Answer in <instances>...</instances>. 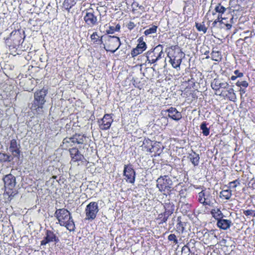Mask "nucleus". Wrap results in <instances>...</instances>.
Here are the masks:
<instances>
[{"mask_svg":"<svg viewBox=\"0 0 255 255\" xmlns=\"http://www.w3.org/2000/svg\"><path fill=\"white\" fill-rule=\"evenodd\" d=\"M47 93L48 90L45 88L37 90L34 93L32 108L37 112H42L43 106L46 102Z\"/></svg>","mask_w":255,"mask_h":255,"instance_id":"nucleus-1","label":"nucleus"},{"mask_svg":"<svg viewBox=\"0 0 255 255\" xmlns=\"http://www.w3.org/2000/svg\"><path fill=\"white\" fill-rule=\"evenodd\" d=\"M172 181L168 176H161L156 180V187L164 194H169L172 186Z\"/></svg>","mask_w":255,"mask_h":255,"instance_id":"nucleus-2","label":"nucleus"},{"mask_svg":"<svg viewBox=\"0 0 255 255\" xmlns=\"http://www.w3.org/2000/svg\"><path fill=\"white\" fill-rule=\"evenodd\" d=\"M163 46L158 45L154 48L148 51L146 53L147 61L150 63H154L164 56Z\"/></svg>","mask_w":255,"mask_h":255,"instance_id":"nucleus-3","label":"nucleus"},{"mask_svg":"<svg viewBox=\"0 0 255 255\" xmlns=\"http://www.w3.org/2000/svg\"><path fill=\"white\" fill-rule=\"evenodd\" d=\"M107 42L104 48L107 51L114 53L120 47L121 43L120 38L115 36H106Z\"/></svg>","mask_w":255,"mask_h":255,"instance_id":"nucleus-4","label":"nucleus"},{"mask_svg":"<svg viewBox=\"0 0 255 255\" xmlns=\"http://www.w3.org/2000/svg\"><path fill=\"white\" fill-rule=\"evenodd\" d=\"M99 211L98 203L91 202L88 204L85 209L86 220L89 221L94 220L97 217Z\"/></svg>","mask_w":255,"mask_h":255,"instance_id":"nucleus-5","label":"nucleus"},{"mask_svg":"<svg viewBox=\"0 0 255 255\" xmlns=\"http://www.w3.org/2000/svg\"><path fill=\"white\" fill-rule=\"evenodd\" d=\"M54 216L58 221L60 226L65 225V222H67L69 219L72 218L69 211L65 208L57 209L54 213Z\"/></svg>","mask_w":255,"mask_h":255,"instance_id":"nucleus-6","label":"nucleus"},{"mask_svg":"<svg viewBox=\"0 0 255 255\" xmlns=\"http://www.w3.org/2000/svg\"><path fill=\"white\" fill-rule=\"evenodd\" d=\"M85 13L83 19L88 27L92 28L98 24L97 16L92 9H87Z\"/></svg>","mask_w":255,"mask_h":255,"instance_id":"nucleus-7","label":"nucleus"},{"mask_svg":"<svg viewBox=\"0 0 255 255\" xmlns=\"http://www.w3.org/2000/svg\"><path fill=\"white\" fill-rule=\"evenodd\" d=\"M127 182L133 184L135 182V172L130 164L125 165L123 172Z\"/></svg>","mask_w":255,"mask_h":255,"instance_id":"nucleus-8","label":"nucleus"},{"mask_svg":"<svg viewBox=\"0 0 255 255\" xmlns=\"http://www.w3.org/2000/svg\"><path fill=\"white\" fill-rule=\"evenodd\" d=\"M4 183V187L6 190L9 191H7V194H11V191L14 188L16 185V178L11 174L6 175L3 178Z\"/></svg>","mask_w":255,"mask_h":255,"instance_id":"nucleus-9","label":"nucleus"},{"mask_svg":"<svg viewBox=\"0 0 255 255\" xmlns=\"http://www.w3.org/2000/svg\"><path fill=\"white\" fill-rule=\"evenodd\" d=\"M211 86L212 88L216 91V94L221 95L223 92L222 91L219 93L220 89H228L229 85L227 82L223 81L219 79H214L211 82Z\"/></svg>","mask_w":255,"mask_h":255,"instance_id":"nucleus-10","label":"nucleus"},{"mask_svg":"<svg viewBox=\"0 0 255 255\" xmlns=\"http://www.w3.org/2000/svg\"><path fill=\"white\" fill-rule=\"evenodd\" d=\"M113 122L112 117L109 114H105L103 119L99 121L100 128L102 130L108 129Z\"/></svg>","mask_w":255,"mask_h":255,"instance_id":"nucleus-11","label":"nucleus"},{"mask_svg":"<svg viewBox=\"0 0 255 255\" xmlns=\"http://www.w3.org/2000/svg\"><path fill=\"white\" fill-rule=\"evenodd\" d=\"M59 240L56 236V235L50 230H47L46 233V236L44 238V239L41 242V245H45L50 242H55L58 243Z\"/></svg>","mask_w":255,"mask_h":255,"instance_id":"nucleus-12","label":"nucleus"},{"mask_svg":"<svg viewBox=\"0 0 255 255\" xmlns=\"http://www.w3.org/2000/svg\"><path fill=\"white\" fill-rule=\"evenodd\" d=\"M20 145L17 142L16 139H13L10 141L9 149L13 157L18 158L20 156Z\"/></svg>","mask_w":255,"mask_h":255,"instance_id":"nucleus-13","label":"nucleus"},{"mask_svg":"<svg viewBox=\"0 0 255 255\" xmlns=\"http://www.w3.org/2000/svg\"><path fill=\"white\" fill-rule=\"evenodd\" d=\"M178 54L180 55L179 58H177V56L172 55L170 52H168L167 54V56L170 59L169 61L172 67L174 68H179L182 62L181 57L183 53L182 52H178Z\"/></svg>","mask_w":255,"mask_h":255,"instance_id":"nucleus-14","label":"nucleus"},{"mask_svg":"<svg viewBox=\"0 0 255 255\" xmlns=\"http://www.w3.org/2000/svg\"><path fill=\"white\" fill-rule=\"evenodd\" d=\"M72 161L77 162L82 161L84 159V156L79 151L78 149L76 147H73L69 149Z\"/></svg>","mask_w":255,"mask_h":255,"instance_id":"nucleus-15","label":"nucleus"},{"mask_svg":"<svg viewBox=\"0 0 255 255\" xmlns=\"http://www.w3.org/2000/svg\"><path fill=\"white\" fill-rule=\"evenodd\" d=\"M165 113H168V117L172 120L178 121L182 118V115L175 108L170 107L169 109L164 111Z\"/></svg>","mask_w":255,"mask_h":255,"instance_id":"nucleus-16","label":"nucleus"},{"mask_svg":"<svg viewBox=\"0 0 255 255\" xmlns=\"http://www.w3.org/2000/svg\"><path fill=\"white\" fill-rule=\"evenodd\" d=\"M146 48V43L143 41H140L136 47L133 48L131 52V55L134 57L139 54H141Z\"/></svg>","mask_w":255,"mask_h":255,"instance_id":"nucleus-17","label":"nucleus"},{"mask_svg":"<svg viewBox=\"0 0 255 255\" xmlns=\"http://www.w3.org/2000/svg\"><path fill=\"white\" fill-rule=\"evenodd\" d=\"M232 224V223L231 220L223 219V218L219 219L217 223L218 227L224 230L229 229Z\"/></svg>","mask_w":255,"mask_h":255,"instance_id":"nucleus-18","label":"nucleus"},{"mask_svg":"<svg viewBox=\"0 0 255 255\" xmlns=\"http://www.w3.org/2000/svg\"><path fill=\"white\" fill-rule=\"evenodd\" d=\"M174 211V206H171V208L168 210V211H165L163 214H159L158 216V220H160L159 224H162L165 223L169 216L173 213Z\"/></svg>","mask_w":255,"mask_h":255,"instance_id":"nucleus-19","label":"nucleus"},{"mask_svg":"<svg viewBox=\"0 0 255 255\" xmlns=\"http://www.w3.org/2000/svg\"><path fill=\"white\" fill-rule=\"evenodd\" d=\"M188 158L190 160V161L194 166L198 165L199 163L200 156L198 153L192 151L191 153L189 154Z\"/></svg>","mask_w":255,"mask_h":255,"instance_id":"nucleus-20","label":"nucleus"},{"mask_svg":"<svg viewBox=\"0 0 255 255\" xmlns=\"http://www.w3.org/2000/svg\"><path fill=\"white\" fill-rule=\"evenodd\" d=\"M62 143L64 147L66 148L70 146H73L76 144L73 136L64 138L63 140Z\"/></svg>","mask_w":255,"mask_h":255,"instance_id":"nucleus-21","label":"nucleus"},{"mask_svg":"<svg viewBox=\"0 0 255 255\" xmlns=\"http://www.w3.org/2000/svg\"><path fill=\"white\" fill-rule=\"evenodd\" d=\"M203 236L205 240L206 244H209L210 242H211L215 238H217V236L213 231H211L210 232L206 231L204 233Z\"/></svg>","mask_w":255,"mask_h":255,"instance_id":"nucleus-22","label":"nucleus"},{"mask_svg":"<svg viewBox=\"0 0 255 255\" xmlns=\"http://www.w3.org/2000/svg\"><path fill=\"white\" fill-rule=\"evenodd\" d=\"M212 196H211V193L209 190L205 189V202L204 206H211L213 205V203L212 202Z\"/></svg>","mask_w":255,"mask_h":255,"instance_id":"nucleus-23","label":"nucleus"},{"mask_svg":"<svg viewBox=\"0 0 255 255\" xmlns=\"http://www.w3.org/2000/svg\"><path fill=\"white\" fill-rule=\"evenodd\" d=\"M186 224L187 222H182L181 221L180 217H178L177 218V224L176 225V228L179 231V232L183 233L184 232Z\"/></svg>","mask_w":255,"mask_h":255,"instance_id":"nucleus-24","label":"nucleus"},{"mask_svg":"<svg viewBox=\"0 0 255 255\" xmlns=\"http://www.w3.org/2000/svg\"><path fill=\"white\" fill-rule=\"evenodd\" d=\"M227 89V94H226V96L227 97L230 101L235 102L237 99V97L236 94L234 93V89L232 88H228Z\"/></svg>","mask_w":255,"mask_h":255,"instance_id":"nucleus-25","label":"nucleus"},{"mask_svg":"<svg viewBox=\"0 0 255 255\" xmlns=\"http://www.w3.org/2000/svg\"><path fill=\"white\" fill-rule=\"evenodd\" d=\"M143 145L144 147L147 148L146 151L152 152V149L153 148L154 145H152V142L148 138H145L143 141Z\"/></svg>","mask_w":255,"mask_h":255,"instance_id":"nucleus-26","label":"nucleus"},{"mask_svg":"<svg viewBox=\"0 0 255 255\" xmlns=\"http://www.w3.org/2000/svg\"><path fill=\"white\" fill-rule=\"evenodd\" d=\"M211 213L213 217L218 221L219 219L223 218L224 215L221 210L219 209H212L211 211Z\"/></svg>","mask_w":255,"mask_h":255,"instance_id":"nucleus-27","label":"nucleus"},{"mask_svg":"<svg viewBox=\"0 0 255 255\" xmlns=\"http://www.w3.org/2000/svg\"><path fill=\"white\" fill-rule=\"evenodd\" d=\"M191 205L188 203H181L180 210L183 214H186L190 211Z\"/></svg>","mask_w":255,"mask_h":255,"instance_id":"nucleus-28","label":"nucleus"},{"mask_svg":"<svg viewBox=\"0 0 255 255\" xmlns=\"http://www.w3.org/2000/svg\"><path fill=\"white\" fill-rule=\"evenodd\" d=\"M13 158L10 155L5 153H0V162H10L13 160Z\"/></svg>","mask_w":255,"mask_h":255,"instance_id":"nucleus-29","label":"nucleus"},{"mask_svg":"<svg viewBox=\"0 0 255 255\" xmlns=\"http://www.w3.org/2000/svg\"><path fill=\"white\" fill-rule=\"evenodd\" d=\"M73 136L74 137L75 141L76 144H82L84 143V139L86 137L84 134L82 135L78 133H75Z\"/></svg>","mask_w":255,"mask_h":255,"instance_id":"nucleus-30","label":"nucleus"},{"mask_svg":"<svg viewBox=\"0 0 255 255\" xmlns=\"http://www.w3.org/2000/svg\"><path fill=\"white\" fill-rule=\"evenodd\" d=\"M61 226L66 227L70 231H73L75 230V224L72 218L69 219L67 222H65V225Z\"/></svg>","mask_w":255,"mask_h":255,"instance_id":"nucleus-31","label":"nucleus"},{"mask_svg":"<svg viewBox=\"0 0 255 255\" xmlns=\"http://www.w3.org/2000/svg\"><path fill=\"white\" fill-rule=\"evenodd\" d=\"M98 36L97 33L96 32H94L91 35V38L92 40L94 41V42L96 43L97 44H102L103 43V39L104 38H106V36H102L100 39L97 38Z\"/></svg>","mask_w":255,"mask_h":255,"instance_id":"nucleus-32","label":"nucleus"},{"mask_svg":"<svg viewBox=\"0 0 255 255\" xmlns=\"http://www.w3.org/2000/svg\"><path fill=\"white\" fill-rule=\"evenodd\" d=\"M232 195V191L230 190H224L220 192V196L221 198H224L226 200H229Z\"/></svg>","mask_w":255,"mask_h":255,"instance_id":"nucleus-33","label":"nucleus"},{"mask_svg":"<svg viewBox=\"0 0 255 255\" xmlns=\"http://www.w3.org/2000/svg\"><path fill=\"white\" fill-rule=\"evenodd\" d=\"M208 124L206 122H203L200 125V129L202 130L204 135L207 136L210 133L209 128H207Z\"/></svg>","mask_w":255,"mask_h":255,"instance_id":"nucleus-34","label":"nucleus"},{"mask_svg":"<svg viewBox=\"0 0 255 255\" xmlns=\"http://www.w3.org/2000/svg\"><path fill=\"white\" fill-rule=\"evenodd\" d=\"M211 54V58L214 61H220L222 59L221 53L219 51L213 50Z\"/></svg>","mask_w":255,"mask_h":255,"instance_id":"nucleus-35","label":"nucleus"},{"mask_svg":"<svg viewBox=\"0 0 255 255\" xmlns=\"http://www.w3.org/2000/svg\"><path fill=\"white\" fill-rule=\"evenodd\" d=\"M196 241L194 239H191L188 243H187L185 246H184L181 250V252L186 250V248H191L193 249L195 247Z\"/></svg>","mask_w":255,"mask_h":255,"instance_id":"nucleus-36","label":"nucleus"},{"mask_svg":"<svg viewBox=\"0 0 255 255\" xmlns=\"http://www.w3.org/2000/svg\"><path fill=\"white\" fill-rule=\"evenodd\" d=\"M121 28V26L119 24L116 25V26H110L109 29L106 30L107 33L108 34H113L115 31H119Z\"/></svg>","mask_w":255,"mask_h":255,"instance_id":"nucleus-37","label":"nucleus"},{"mask_svg":"<svg viewBox=\"0 0 255 255\" xmlns=\"http://www.w3.org/2000/svg\"><path fill=\"white\" fill-rule=\"evenodd\" d=\"M195 26L199 31H203L204 33H205L207 32V28L205 26L204 22H196Z\"/></svg>","mask_w":255,"mask_h":255,"instance_id":"nucleus-38","label":"nucleus"},{"mask_svg":"<svg viewBox=\"0 0 255 255\" xmlns=\"http://www.w3.org/2000/svg\"><path fill=\"white\" fill-rule=\"evenodd\" d=\"M236 85L240 88H246L248 87L249 83L247 81L245 80L239 79L236 83Z\"/></svg>","mask_w":255,"mask_h":255,"instance_id":"nucleus-39","label":"nucleus"},{"mask_svg":"<svg viewBox=\"0 0 255 255\" xmlns=\"http://www.w3.org/2000/svg\"><path fill=\"white\" fill-rule=\"evenodd\" d=\"M215 10L216 12L223 14L226 10V8L220 3H219L215 7Z\"/></svg>","mask_w":255,"mask_h":255,"instance_id":"nucleus-40","label":"nucleus"},{"mask_svg":"<svg viewBox=\"0 0 255 255\" xmlns=\"http://www.w3.org/2000/svg\"><path fill=\"white\" fill-rule=\"evenodd\" d=\"M204 189H202V191L199 193L198 194V201L204 205L205 202V188L204 187Z\"/></svg>","mask_w":255,"mask_h":255,"instance_id":"nucleus-41","label":"nucleus"},{"mask_svg":"<svg viewBox=\"0 0 255 255\" xmlns=\"http://www.w3.org/2000/svg\"><path fill=\"white\" fill-rule=\"evenodd\" d=\"M157 26L152 25L151 27L145 30L144 33L145 35H148L150 34L154 33L156 32Z\"/></svg>","mask_w":255,"mask_h":255,"instance_id":"nucleus-42","label":"nucleus"},{"mask_svg":"<svg viewBox=\"0 0 255 255\" xmlns=\"http://www.w3.org/2000/svg\"><path fill=\"white\" fill-rule=\"evenodd\" d=\"M168 240L169 241H173V243L175 244L178 243V240L177 239L176 236L174 234H170L168 236Z\"/></svg>","mask_w":255,"mask_h":255,"instance_id":"nucleus-43","label":"nucleus"},{"mask_svg":"<svg viewBox=\"0 0 255 255\" xmlns=\"http://www.w3.org/2000/svg\"><path fill=\"white\" fill-rule=\"evenodd\" d=\"M240 184V182L238 179H236L229 183L230 186L233 188H235L238 185Z\"/></svg>","mask_w":255,"mask_h":255,"instance_id":"nucleus-44","label":"nucleus"},{"mask_svg":"<svg viewBox=\"0 0 255 255\" xmlns=\"http://www.w3.org/2000/svg\"><path fill=\"white\" fill-rule=\"evenodd\" d=\"M13 37H14V38H19L20 37V33L19 31H13L11 32L10 34V38L12 39Z\"/></svg>","mask_w":255,"mask_h":255,"instance_id":"nucleus-45","label":"nucleus"},{"mask_svg":"<svg viewBox=\"0 0 255 255\" xmlns=\"http://www.w3.org/2000/svg\"><path fill=\"white\" fill-rule=\"evenodd\" d=\"M135 26V24L132 21H129L127 25V27L129 30L132 29Z\"/></svg>","mask_w":255,"mask_h":255,"instance_id":"nucleus-46","label":"nucleus"},{"mask_svg":"<svg viewBox=\"0 0 255 255\" xmlns=\"http://www.w3.org/2000/svg\"><path fill=\"white\" fill-rule=\"evenodd\" d=\"M255 212L254 210H247L244 211L243 213L247 216L252 215L253 213Z\"/></svg>","mask_w":255,"mask_h":255,"instance_id":"nucleus-47","label":"nucleus"},{"mask_svg":"<svg viewBox=\"0 0 255 255\" xmlns=\"http://www.w3.org/2000/svg\"><path fill=\"white\" fill-rule=\"evenodd\" d=\"M235 75L238 78H242L244 76V73L240 72L239 70H237L234 71Z\"/></svg>","mask_w":255,"mask_h":255,"instance_id":"nucleus-48","label":"nucleus"},{"mask_svg":"<svg viewBox=\"0 0 255 255\" xmlns=\"http://www.w3.org/2000/svg\"><path fill=\"white\" fill-rule=\"evenodd\" d=\"M172 205H173L174 207V205L172 203V204H171L170 203H169L168 204L166 203L165 206L166 211H168V210L171 208Z\"/></svg>","mask_w":255,"mask_h":255,"instance_id":"nucleus-49","label":"nucleus"},{"mask_svg":"<svg viewBox=\"0 0 255 255\" xmlns=\"http://www.w3.org/2000/svg\"><path fill=\"white\" fill-rule=\"evenodd\" d=\"M223 19V18L222 17V14L218 13V16L216 19H219V21L220 23L222 24L223 23L222 21Z\"/></svg>","mask_w":255,"mask_h":255,"instance_id":"nucleus-50","label":"nucleus"},{"mask_svg":"<svg viewBox=\"0 0 255 255\" xmlns=\"http://www.w3.org/2000/svg\"><path fill=\"white\" fill-rule=\"evenodd\" d=\"M246 88H240L239 91L240 92V94L241 97H242L243 95L245 94L246 92V90H245Z\"/></svg>","mask_w":255,"mask_h":255,"instance_id":"nucleus-51","label":"nucleus"},{"mask_svg":"<svg viewBox=\"0 0 255 255\" xmlns=\"http://www.w3.org/2000/svg\"><path fill=\"white\" fill-rule=\"evenodd\" d=\"M187 249V253H185V255H189L190 253H192V250H191V248H186Z\"/></svg>","mask_w":255,"mask_h":255,"instance_id":"nucleus-52","label":"nucleus"},{"mask_svg":"<svg viewBox=\"0 0 255 255\" xmlns=\"http://www.w3.org/2000/svg\"><path fill=\"white\" fill-rule=\"evenodd\" d=\"M218 22H219V19H216L212 23V26L215 27L216 26V24Z\"/></svg>","mask_w":255,"mask_h":255,"instance_id":"nucleus-53","label":"nucleus"},{"mask_svg":"<svg viewBox=\"0 0 255 255\" xmlns=\"http://www.w3.org/2000/svg\"><path fill=\"white\" fill-rule=\"evenodd\" d=\"M226 27L227 29H230L232 27V25L228 23L226 24Z\"/></svg>","mask_w":255,"mask_h":255,"instance_id":"nucleus-54","label":"nucleus"},{"mask_svg":"<svg viewBox=\"0 0 255 255\" xmlns=\"http://www.w3.org/2000/svg\"><path fill=\"white\" fill-rule=\"evenodd\" d=\"M237 78H238V77L236 75L232 76L231 77V79L232 80H235Z\"/></svg>","mask_w":255,"mask_h":255,"instance_id":"nucleus-55","label":"nucleus"},{"mask_svg":"<svg viewBox=\"0 0 255 255\" xmlns=\"http://www.w3.org/2000/svg\"><path fill=\"white\" fill-rule=\"evenodd\" d=\"M209 53V51H206L204 53V55H208Z\"/></svg>","mask_w":255,"mask_h":255,"instance_id":"nucleus-56","label":"nucleus"},{"mask_svg":"<svg viewBox=\"0 0 255 255\" xmlns=\"http://www.w3.org/2000/svg\"><path fill=\"white\" fill-rule=\"evenodd\" d=\"M185 253H187V251H185V250L183 251V252H182V254L185 255Z\"/></svg>","mask_w":255,"mask_h":255,"instance_id":"nucleus-57","label":"nucleus"},{"mask_svg":"<svg viewBox=\"0 0 255 255\" xmlns=\"http://www.w3.org/2000/svg\"><path fill=\"white\" fill-rule=\"evenodd\" d=\"M139 8L140 9H142V8H143V7L142 6L140 5V6H139Z\"/></svg>","mask_w":255,"mask_h":255,"instance_id":"nucleus-58","label":"nucleus"},{"mask_svg":"<svg viewBox=\"0 0 255 255\" xmlns=\"http://www.w3.org/2000/svg\"><path fill=\"white\" fill-rule=\"evenodd\" d=\"M254 217H255V213H254L252 215Z\"/></svg>","mask_w":255,"mask_h":255,"instance_id":"nucleus-59","label":"nucleus"},{"mask_svg":"<svg viewBox=\"0 0 255 255\" xmlns=\"http://www.w3.org/2000/svg\"><path fill=\"white\" fill-rule=\"evenodd\" d=\"M206 58H209V56H207Z\"/></svg>","mask_w":255,"mask_h":255,"instance_id":"nucleus-60","label":"nucleus"},{"mask_svg":"<svg viewBox=\"0 0 255 255\" xmlns=\"http://www.w3.org/2000/svg\"><path fill=\"white\" fill-rule=\"evenodd\" d=\"M53 178H56V176H53Z\"/></svg>","mask_w":255,"mask_h":255,"instance_id":"nucleus-61","label":"nucleus"},{"mask_svg":"<svg viewBox=\"0 0 255 255\" xmlns=\"http://www.w3.org/2000/svg\"><path fill=\"white\" fill-rule=\"evenodd\" d=\"M195 255H197V254H196Z\"/></svg>","mask_w":255,"mask_h":255,"instance_id":"nucleus-62","label":"nucleus"}]
</instances>
